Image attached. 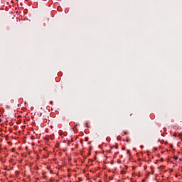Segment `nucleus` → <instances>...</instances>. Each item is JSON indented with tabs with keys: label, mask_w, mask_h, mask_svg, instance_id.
<instances>
[{
	"label": "nucleus",
	"mask_w": 182,
	"mask_h": 182,
	"mask_svg": "<svg viewBox=\"0 0 182 182\" xmlns=\"http://www.w3.org/2000/svg\"><path fill=\"white\" fill-rule=\"evenodd\" d=\"M173 160H178V156H175L173 157Z\"/></svg>",
	"instance_id": "f257e3e1"
},
{
	"label": "nucleus",
	"mask_w": 182,
	"mask_h": 182,
	"mask_svg": "<svg viewBox=\"0 0 182 182\" xmlns=\"http://www.w3.org/2000/svg\"><path fill=\"white\" fill-rule=\"evenodd\" d=\"M85 125H86L87 127H89V122H86Z\"/></svg>",
	"instance_id": "f03ea898"
},
{
	"label": "nucleus",
	"mask_w": 182,
	"mask_h": 182,
	"mask_svg": "<svg viewBox=\"0 0 182 182\" xmlns=\"http://www.w3.org/2000/svg\"><path fill=\"white\" fill-rule=\"evenodd\" d=\"M1 122H2V119H0V123H1Z\"/></svg>",
	"instance_id": "7ed1b4c3"
}]
</instances>
